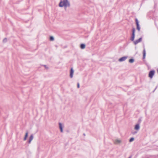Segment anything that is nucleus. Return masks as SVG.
<instances>
[{"label": "nucleus", "mask_w": 158, "mask_h": 158, "mask_svg": "<svg viewBox=\"0 0 158 158\" xmlns=\"http://www.w3.org/2000/svg\"><path fill=\"white\" fill-rule=\"evenodd\" d=\"M59 6L60 7H64L65 8L70 7V4L68 0H61L59 3Z\"/></svg>", "instance_id": "f257e3e1"}, {"label": "nucleus", "mask_w": 158, "mask_h": 158, "mask_svg": "<svg viewBox=\"0 0 158 158\" xmlns=\"http://www.w3.org/2000/svg\"><path fill=\"white\" fill-rule=\"evenodd\" d=\"M155 71L154 70L150 71L148 74V77L151 78L152 79L154 75Z\"/></svg>", "instance_id": "f03ea898"}, {"label": "nucleus", "mask_w": 158, "mask_h": 158, "mask_svg": "<svg viewBox=\"0 0 158 158\" xmlns=\"http://www.w3.org/2000/svg\"><path fill=\"white\" fill-rule=\"evenodd\" d=\"M122 140L118 139H116L114 141V143L116 145L120 144L122 143Z\"/></svg>", "instance_id": "7ed1b4c3"}, {"label": "nucleus", "mask_w": 158, "mask_h": 158, "mask_svg": "<svg viewBox=\"0 0 158 158\" xmlns=\"http://www.w3.org/2000/svg\"><path fill=\"white\" fill-rule=\"evenodd\" d=\"M135 28H133L132 29V36H131V39L132 41H133L134 40V38H135Z\"/></svg>", "instance_id": "20e7f679"}, {"label": "nucleus", "mask_w": 158, "mask_h": 158, "mask_svg": "<svg viewBox=\"0 0 158 158\" xmlns=\"http://www.w3.org/2000/svg\"><path fill=\"white\" fill-rule=\"evenodd\" d=\"M135 20L137 26V29L139 31L140 30V27L139 26L138 21L137 19H136Z\"/></svg>", "instance_id": "39448f33"}, {"label": "nucleus", "mask_w": 158, "mask_h": 158, "mask_svg": "<svg viewBox=\"0 0 158 158\" xmlns=\"http://www.w3.org/2000/svg\"><path fill=\"white\" fill-rule=\"evenodd\" d=\"M127 58V56H124L119 59L118 61L120 62H122L125 61Z\"/></svg>", "instance_id": "423d86ee"}, {"label": "nucleus", "mask_w": 158, "mask_h": 158, "mask_svg": "<svg viewBox=\"0 0 158 158\" xmlns=\"http://www.w3.org/2000/svg\"><path fill=\"white\" fill-rule=\"evenodd\" d=\"M74 72V71L73 68H71L70 70V76L71 78H72L73 77V75Z\"/></svg>", "instance_id": "0eeeda50"}, {"label": "nucleus", "mask_w": 158, "mask_h": 158, "mask_svg": "<svg viewBox=\"0 0 158 158\" xmlns=\"http://www.w3.org/2000/svg\"><path fill=\"white\" fill-rule=\"evenodd\" d=\"M142 38H139V39L135 40V41H134V43L135 45H136L137 44H138L140 42L142 41Z\"/></svg>", "instance_id": "6e6552de"}, {"label": "nucleus", "mask_w": 158, "mask_h": 158, "mask_svg": "<svg viewBox=\"0 0 158 158\" xmlns=\"http://www.w3.org/2000/svg\"><path fill=\"white\" fill-rule=\"evenodd\" d=\"M140 128V126L139 124H137L135 125V129L136 130H139Z\"/></svg>", "instance_id": "1a4fd4ad"}, {"label": "nucleus", "mask_w": 158, "mask_h": 158, "mask_svg": "<svg viewBox=\"0 0 158 158\" xmlns=\"http://www.w3.org/2000/svg\"><path fill=\"white\" fill-rule=\"evenodd\" d=\"M59 128L60 129V131L61 132H62L63 131V127H62V124L61 123H59Z\"/></svg>", "instance_id": "9d476101"}, {"label": "nucleus", "mask_w": 158, "mask_h": 158, "mask_svg": "<svg viewBox=\"0 0 158 158\" xmlns=\"http://www.w3.org/2000/svg\"><path fill=\"white\" fill-rule=\"evenodd\" d=\"M33 135H31V136L29 138V140L28 141L29 143H30L31 141L33 139Z\"/></svg>", "instance_id": "9b49d317"}, {"label": "nucleus", "mask_w": 158, "mask_h": 158, "mask_svg": "<svg viewBox=\"0 0 158 158\" xmlns=\"http://www.w3.org/2000/svg\"><path fill=\"white\" fill-rule=\"evenodd\" d=\"M143 59H144L145 58L146 54V51H145V49L144 48V49L143 50Z\"/></svg>", "instance_id": "f8f14e48"}, {"label": "nucleus", "mask_w": 158, "mask_h": 158, "mask_svg": "<svg viewBox=\"0 0 158 158\" xmlns=\"http://www.w3.org/2000/svg\"><path fill=\"white\" fill-rule=\"evenodd\" d=\"M80 47L81 49H83L85 48V45L84 44H82L80 45Z\"/></svg>", "instance_id": "ddd939ff"}, {"label": "nucleus", "mask_w": 158, "mask_h": 158, "mask_svg": "<svg viewBox=\"0 0 158 158\" xmlns=\"http://www.w3.org/2000/svg\"><path fill=\"white\" fill-rule=\"evenodd\" d=\"M28 132L27 131L26 133V134H25V136L24 138V139H23V140H26L27 139V138L28 136Z\"/></svg>", "instance_id": "4468645a"}, {"label": "nucleus", "mask_w": 158, "mask_h": 158, "mask_svg": "<svg viewBox=\"0 0 158 158\" xmlns=\"http://www.w3.org/2000/svg\"><path fill=\"white\" fill-rule=\"evenodd\" d=\"M129 61L130 63H132L134 62V60L133 59H131L129 60Z\"/></svg>", "instance_id": "2eb2a0df"}, {"label": "nucleus", "mask_w": 158, "mask_h": 158, "mask_svg": "<svg viewBox=\"0 0 158 158\" xmlns=\"http://www.w3.org/2000/svg\"><path fill=\"white\" fill-rule=\"evenodd\" d=\"M134 140V138L133 137H132L130 138V139L129 140V141L130 142H131L132 141H133Z\"/></svg>", "instance_id": "dca6fc26"}, {"label": "nucleus", "mask_w": 158, "mask_h": 158, "mask_svg": "<svg viewBox=\"0 0 158 158\" xmlns=\"http://www.w3.org/2000/svg\"><path fill=\"white\" fill-rule=\"evenodd\" d=\"M7 39L6 38H5L3 40V43H5L7 42Z\"/></svg>", "instance_id": "f3484780"}, {"label": "nucleus", "mask_w": 158, "mask_h": 158, "mask_svg": "<svg viewBox=\"0 0 158 158\" xmlns=\"http://www.w3.org/2000/svg\"><path fill=\"white\" fill-rule=\"evenodd\" d=\"M50 41H53L54 40V38L53 36H51L50 38Z\"/></svg>", "instance_id": "a211bd4d"}, {"label": "nucleus", "mask_w": 158, "mask_h": 158, "mask_svg": "<svg viewBox=\"0 0 158 158\" xmlns=\"http://www.w3.org/2000/svg\"><path fill=\"white\" fill-rule=\"evenodd\" d=\"M44 67L45 68V69H48V66H47L46 65H44Z\"/></svg>", "instance_id": "6ab92c4d"}, {"label": "nucleus", "mask_w": 158, "mask_h": 158, "mask_svg": "<svg viewBox=\"0 0 158 158\" xmlns=\"http://www.w3.org/2000/svg\"><path fill=\"white\" fill-rule=\"evenodd\" d=\"M77 87L78 88H79L80 87V85L79 83H78L77 84Z\"/></svg>", "instance_id": "aec40b11"}, {"label": "nucleus", "mask_w": 158, "mask_h": 158, "mask_svg": "<svg viewBox=\"0 0 158 158\" xmlns=\"http://www.w3.org/2000/svg\"><path fill=\"white\" fill-rule=\"evenodd\" d=\"M137 133V132L135 131V132H134L133 133V135H135V134H136Z\"/></svg>", "instance_id": "412c9836"}, {"label": "nucleus", "mask_w": 158, "mask_h": 158, "mask_svg": "<svg viewBox=\"0 0 158 158\" xmlns=\"http://www.w3.org/2000/svg\"><path fill=\"white\" fill-rule=\"evenodd\" d=\"M131 157H132L131 156H130L128 158H131Z\"/></svg>", "instance_id": "4be33fe9"}, {"label": "nucleus", "mask_w": 158, "mask_h": 158, "mask_svg": "<svg viewBox=\"0 0 158 158\" xmlns=\"http://www.w3.org/2000/svg\"><path fill=\"white\" fill-rule=\"evenodd\" d=\"M157 72H158V70H157Z\"/></svg>", "instance_id": "5701e85b"}]
</instances>
